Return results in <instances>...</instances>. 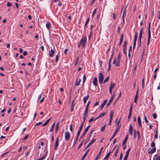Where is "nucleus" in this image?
Returning a JSON list of instances; mask_svg holds the SVG:
<instances>
[{"label": "nucleus", "mask_w": 160, "mask_h": 160, "mask_svg": "<svg viewBox=\"0 0 160 160\" xmlns=\"http://www.w3.org/2000/svg\"><path fill=\"white\" fill-rule=\"evenodd\" d=\"M151 39V33H148V38L147 42V44L148 45Z\"/></svg>", "instance_id": "33"}, {"label": "nucleus", "mask_w": 160, "mask_h": 160, "mask_svg": "<svg viewBox=\"0 0 160 160\" xmlns=\"http://www.w3.org/2000/svg\"><path fill=\"white\" fill-rule=\"evenodd\" d=\"M59 52H58V55H57L56 57L55 58V61L56 62H58V58L59 57Z\"/></svg>", "instance_id": "48"}, {"label": "nucleus", "mask_w": 160, "mask_h": 160, "mask_svg": "<svg viewBox=\"0 0 160 160\" xmlns=\"http://www.w3.org/2000/svg\"><path fill=\"white\" fill-rule=\"evenodd\" d=\"M12 5V4L10 2H8L7 4V6L8 7H9L11 6Z\"/></svg>", "instance_id": "63"}, {"label": "nucleus", "mask_w": 160, "mask_h": 160, "mask_svg": "<svg viewBox=\"0 0 160 160\" xmlns=\"http://www.w3.org/2000/svg\"><path fill=\"white\" fill-rule=\"evenodd\" d=\"M51 118H50L48 119L45 122V123H43V124H42V126L43 127H44V126H46L48 124V123L49 122V121L51 120Z\"/></svg>", "instance_id": "24"}, {"label": "nucleus", "mask_w": 160, "mask_h": 160, "mask_svg": "<svg viewBox=\"0 0 160 160\" xmlns=\"http://www.w3.org/2000/svg\"><path fill=\"white\" fill-rule=\"evenodd\" d=\"M92 31H90V34H89V36L88 37V39L89 40L90 39L91 37V36H92Z\"/></svg>", "instance_id": "52"}, {"label": "nucleus", "mask_w": 160, "mask_h": 160, "mask_svg": "<svg viewBox=\"0 0 160 160\" xmlns=\"http://www.w3.org/2000/svg\"><path fill=\"white\" fill-rule=\"evenodd\" d=\"M118 33L120 34V27L119 26H118Z\"/></svg>", "instance_id": "61"}, {"label": "nucleus", "mask_w": 160, "mask_h": 160, "mask_svg": "<svg viewBox=\"0 0 160 160\" xmlns=\"http://www.w3.org/2000/svg\"><path fill=\"white\" fill-rule=\"evenodd\" d=\"M128 44L127 40H126L124 41V44L123 45V53L125 55L127 56V53H126V49H127V46Z\"/></svg>", "instance_id": "2"}, {"label": "nucleus", "mask_w": 160, "mask_h": 160, "mask_svg": "<svg viewBox=\"0 0 160 160\" xmlns=\"http://www.w3.org/2000/svg\"><path fill=\"white\" fill-rule=\"evenodd\" d=\"M132 114V112H129V113L128 115V121H129L130 120Z\"/></svg>", "instance_id": "43"}, {"label": "nucleus", "mask_w": 160, "mask_h": 160, "mask_svg": "<svg viewBox=\"0 0 160 160\" xmlns=\"http://www.w3.org/2000/svg\"><path fill=\"white\" fill-rule=\"evenodd\" d=\"M86 79V78L85 75H84L83 78V84L85 82Z\"/></svg>", "instance_id": "45"}, {"label": "nucleus", "mask_w": 160, "mask_h": 160, "mask_svg": "<svg viewBox=\"0 0 160 160\" xmlns=\"http://www.w3.org/2000/svg\"><path fill=\"white\" fill-rule=\"evenodd\" d=\"M156 151V148L154 147L152 148L151 150H150L149 152L148 153L149 154L153 153H154Z\"/></svg>", "instance_id": "23"}, {"label": "nucleus", "mask_w": 160, "mask_h": 160, "mask_svg": "<svg viewBox=\"0 0 160 160\" xmlns=\"http://www.w3.org/2000/svg\"><path fill=\"white\" fill-rule=\"evenodd\" d=\"M144 120H145V122L146 123H148V121L147 120V117H146V116L145 115H144Z\"/></svg>", "instance_id": "56"}, {"label": "nucleus", "mask_w": 160, "mask_h": 160, "mask_svg": "<svg viewBox=\"0 0 160 160\" xmlns=\"http://www.w3.org/2000/svg\"><path fill=\"white\" fill-rule=\"evenodd\" d=\"M150 25L151 22H149L148 23V33H151L150 32Z\"/></svg>", "instance_id": "40"}, {"label": "nucleus", "mask_w": 160, "mask_h": 160, "mask_svg": "<svg viewBox=\"0 0 160 160\" xmlns=\"http://www.w3.org/2000/svg\"><path fill=\"white\" fill-rule=\"evenodd\" d=\"M42 124V122H37L35 125V126L39 125Z\"/></svg>", "instance_id": "62"}, {"label": "nucleus", "mask_w": 160, "mask_h": 160, "mask_svg": "<svg viewBox=\"0 0 160 160\" xmlns=\"http://www.w3.org/2000/svg\"><path fill=\"white\" fill-rule=\"evenodd\" d=\"M70 135L69 132L67 131L65 133V138L66 140L68 141L70 139Z\"/></svg>", "instance_id": "4"}, {"label": "nucleus", "mask_w": 160, "mask_h": 160, "mask_svg": "<svg viewBox=\"0 0 160 160\" xmlns=\"http://www.w3.org/2000/svg\"><path fill=\"white\" fill-rule=\"evenodd\" d=\"M90 150V148H89L86 152L84 154V155L82 156V158L81 160H84L85 159V158L87 155L88 152Z\"/></svg>", "instance_id": "16"}, {"label": "nucleus", "mask_w": 160, "mask_h": 160, "mask_svg": "<svg viewBox=\"0 0 160 160\" xmlns=\"http://www.w3.org/2000/svg\"><path fill=\"white\" fill-rule=\"evenodd\" d=\"M119 127H118V128H116L115 132H114V134H113L111 138L110 139V141H111L112 140V139L114 138L116 134V133H117V132L119 131Z\"/></svg>", "instance_id": "9"}, {"label": "nucleus", "mask_w": 160, "mask_h": 160, "mask_svg": "<svg viewBox=\"0 0 160 160\" xmlns=\"http://www.w3.org/2000/svg\"><path fill=\"white\" fill-rule=\"evenodd\" d=\"M113 111H111L110 112V117L109 120L112 121V118L113 115Z\"/></svg>", "instance_id": "27"}, {"label": "nucleus", "mask_w": 160, "mask_h": 160, "mask_svg": "<svg viewBox=\"0 0 160 160\" xmlns=\"http://www.w3.org/2000/svg\"><path fill=\"white\" fill-rule=\"evenodd\" d=\"M118 120V118H117L116 119V126L117 128H118V127H119V129H120V128L121 127V125H119V123L120 122V121L118 120L117 122V121Z\"/></svg>", "instance_id": "20"}, {"label": "nucleus", "mask_w": 160, "mask_h": 160, "mask_svg": "<svg viewBox=\"0 0 160 160\" xmlns=\"http://www.w3.org/2000/svg\"><path fill=\"white\" fill-rule=\"evenodd\" d=\"M129 132L130 135H132L133 134V128L131 124H130V125Z\"/></svg>", "instance_id": "19"}, {"label": "nucleus", "mask_w": 160, "mask_h": 160, "mask_svg": "<svg viewBox=\"0 0 160 160\" xmlns=\"http://www.w3.org/2000/svg\"><path fill=\"white\" fill-rule=\"evenodd\" d=\"M97 8H96L94 10L93 13H92V18L95 15V13H96V12H97Z\"/></svg>", "instance_id": "36"}, {"label": "nucleus", "mask_w": 160, "mask_h": 160, "mask_svg": "<svg viewBox=\"0 0 160 160\" xmlns=\"http://www.w3.org/2000/svg\"><path fill=\"white\" fill-rule=\"evenodd\" d=\"M128 157V156L125 155V156L124 157V158L123 160H127Z\"/></svg>", "instance_id": "64"}, {"label": "nucleus", "mask_w": 160, "mask_h": 160, "mask_svg": "<svg viewBox=\"0 0 160 160\" xmlns=\"http://www.w3.org/2000/svg\"><path fill=\"white\" fill-rule=\"evenodd\" d=\"M48 153V151H46L45 154L42 156L41 158L38 159V160H43L46 157Z\"/></svg>", "instance_id": "14"}, {"label": "nucleus", "mask_w": 160, "mask_h": 160, "mask_svg": "<svg viewBox=\"0 0 160 160\" xmlns=\"http://www.w3.org/2000/svg\"><path fill=\"white\" fill-rule=\"evenodd\" d=\"M112 153V151H110L108 153H107L104 158V160H107L108 159L111 153Z\"/></svg>", "instance_id": "11"}, {"label": "nucleus", "mask_w": 160, "mask_h": 160, "mask_svg": "<svg viewBox=\"0 0 160 160\" xmlns=\"http://www.w3.org/2000/svg\"><path fill=\"white\" fill-rule=\"evenodd\" d=\"M123 153H121L120 154V156L119 157V160H122V159L123 157Z\"/></svg>", "instance_id": "53"}, {"label": "nucleus", "mask_w": 160, "mask_h": 160, "mask_svg": "<svg viewBox=\"0 0 160 160\" xmlns=\"http://www.w3.org/2000/svg\"><path fill=\"white\" fill-rule=\"evenodd\" d=\"M139 88H138L136 92V93L135 97L134 98L138 99V92Z\"/></svg>", "instance_id": "37"}, {"label": "nucleus", "mask_w": 160, "mask_h": 160, "mask_svg": "<svg viewBox=\"0 0 160 160\" xmlns=\"http://www.w3.org/2000/svg\"><path fill=\"white\" fill-rule=\"evenodd\" d=\"M106 124H105L103 127H102V128H101V130H100L101 131V132H103L104 131L105 129V127L106 126Z\"/></svg>", "instance_id": "39"}, {"label": "nucleus", "mask_w": 160, "mask_h": 160, "mask_svg": "<svg viewBox=\"0 0 160 160\" xmlns=\"http://www.w3.org/2000/svg\"><path fill=\"white\" fill-rule=\"evenodd\" d=\"M130 150H131V148H130L127 150V151L126 152V154L125 155L128 156V155H129V152L130 151Z\"/></svg>", "instance_id": "47"}, {"label": "nucleus", "mask_w": 160, "mask_h": 160, "mask_svg": "<svg viewBox=\"0 0 160 160\" xmlns=\"http://www.w3.org/2000/svg\"><path fill=\"white\" fill-rule=\"evenodd\" d=\"M156 156H157V157L156 158V160H160V156H157V154H156L154 155V157H153V159H154V158L156 157Z\"/></svg>", "instance_id": "46"}, {"label": "nucleus", "mask_w": 160, "mask_h": 160, "mask_svg": "<svg viewBox=\"0 0 160 160\" xmlns=\"http://www.w3.org/2000/svg\"><path fill=\"white\" fill-rule=\"evenodd\" d=\"M155 144L154 141H152V142L151 144V147H152L153 148L155 147Z\"/></svg>", "instance_id": "44"}, {"label": "nucleus", "mask_w": 160, "mask_h": 160, "mask_svg": "<svg viewBox=\"0 0 160 160\" xmlns=\"http://www.w3.org/2000/svg\"><path fill=\"white\" fill-rule=\"evenodd\" d=\"M98 79L96 77L94 78L93 81V85L95 86L96 87L98 86Z\"/></svg>", "instance_id": "10"}, {"label": "nucleus", "mask_w": 160, "mask_h": 160, "mask_svg": "<svg viewBox=\"0 0 160 160\" xmlns=\"http://www.w3.org/2000/svg\"><path fill=\"white\" fill-rule=\"evenodd\" d=\"M138 126L139 128H141L142 127V124L141 122V119L139 116H138Z\"/></svg>", "instance_id": "13"}, {"label": "nucleus", "mask_w": 160, "mask_h": 160, "mask_svg": "<svg viewBox=\"0 0 160 160\" xmlns=\"http://www.w3.org/2000/svg\"><path fill=\"white\" fill-rule=\"evenodd\" d=\"M60 122H59L57 124L56 126V131L55 133H56L57 132V131L58 130V129L59 128V124Z\"/></svg>", "instance_id": "30"}, {"label": "nucleus", "mask_w": 160, "mask_h": 160, "mask_svg": "<svg viewBox=\"0 0 160 160\" xmlns=\"http://www.w3.org/2000/svg\"><path fill=\"white\" fill-rule=\"evenodd\" d=\"M155 139H157L158 138V130H157L156 132L155 135L154 136Z\"/></svg>", "instance_id": "50"}, {"label": "nucleus", "mask_w": 160, "mask_h": 160, "mask_svg": "<svg viewBox=\"0 0 160 160\" xmlns=\"http://www.w3.org/2000/svg\"><path fill=\"white\" fill-rule=\"evenodd\" d=\"M143 30V28H142L140 30L139 34V43H140V44H139V47H140L141 45V39H142V33Z\"/></svg>", "instance_id": "6"}, {"label": "nucleus", "mask_w": 160, "mask_h": 160, "mask_svg": "<svg viewBox=\"0 0 160 160\" xmlns=\"http://www.w3.org/2000/svg\"><path fill=\"white\" fill-rule=\"evenodd\" d=\"M104 77L102 73H100L98 76L99 82L100 84H102V82Z\"/></svg>", "instance_id": "3"}, {"label": "nucleus", "mask_w": 160, "mask_h": 160, "mask_svg": "<svg viewBox=\"0 0 160 160\" xmlns=\"http://www.w3.org/2000/svg\"><path fill=\"white\" fill-rule=\"evenodd\" d=\"M115 84L114 83H111L110 85V88L113 89L115 87Z\"/></svg>", "instance_id": "38"}, {"label": "nucleus", "mask_w": 160, "mask_h": 160, "mask_svg": "<svg viewBox=\"0 0 160 160\" xmlns=\"http://www.w3.org/2000/svg\"><path fill=\"white\" fill-rule=\"evenodd\" d=\"M90 96L89 95H87L86 96L84 97L83 98V102L84 104H85L87 100L88 99V98Z\"/></svg>", "instance_id": "18"}, {"label": "nucleus", "mask_w": 160, "mask_h": 160, "mask_svg": "<svg viewBox=\"0 0 160 160\" xmlns=\"http://www.w3.org/2000/svg\"><path fill=\"white\" fill-rule=\"evenodd\" d=\"M109 77H107L104 80L103 83H105L106 82H107L109 80Z\"/></svg>", "instance_id": "42"}, {"label": "nucleus", "mask_w": 160, "mask_h": 160, "mask_svg": "<svg viewBox=\"0 0 160 160\" xmlns=\"http://www.w3.org/2000/svg\"><path fill=\"white\" fill-rule=\"evenodd\" d=\"M91 127V125H89L87 127H86V128L84 132V134H86L87 132H88V129H89V128Z\"/></svg>", "instance_id": "28"}, {"label": "nucleus", "mask_w": 160, "mask_h": 160, "mask_svg": "<svg viewBox=\"0 0 160 160\" xmlns=\"http://www.w3.org/2000/svg\"><path fill=\"white\" fill-rule=\"evenodd\" d=\"M51 26V24L49 22H48L46 23V26L48 30H50Z\"/></svg>", "instance_id": "25"}, {"label": "nucleus", "mask_w": 160, "mask_h": 160, "mask_svg": "<svg viewBox=\"0 0 160 160\" xmlns=\"http://www.w3.org/2000/svg\"><path fill=\"white\" fill-rule=\"evenodd\" d=\"M142 88H144V78L142 79Z\"/></svg>", "instance_id": "41"}, {"label": "nucleus", "mask_w": 160, "mask_h": 160, "mask_svg": "<svg viewBox=\"0 0 160 160\" xmlns=\"http://www.w3.org/2000/svg\"><path fill=\"white\" fill-rule=\"evenodd\" d=\"M128 139V135H127L126 136V137L125 138L124 140L122 142V146H124V145L126 144V142L127 141Z\"/></svg>", "instance_id": "26"}, {"label": "nucleus", "mask_w": 160, "mask_h": 160, "mask_svg": "<svg viewBox=\"0 0 160 160\" xmlns=\"http://www.w3.org/2000/svg\"><path fill=\"white\" fill-rule=\"evenodd\" d=\"M106 114V112H104L101 114H100L99 116H98V118H102Z\"/></svg>", "instance_id": "32"}, {"label": "nucleus", "mask_w": 160, "mask_h": 160, "mask_svg": "<svg viewBox=\"0 0 160 160\" xmlns=\"http://www.w3.org/2000/svg\"><path fill=\"white\" fill-rule=\"evenodd\" d=\"M89 20H90V18H88L87 20V21L86 22V23H85L86 25H87L88 23Z\"/></svg>", "instance_id": "58"}, {"label": "nucleus", "mask_w": 160, "mask_h": 160, "mask_svg": "<svg viewBox=\"0 0 160 160\" xmlns=\"http://www.w3.org/2000/svg\"><path fill=\"white\" fill-rule=\"evenodd\" d=\"M80 133H81V132H80L79 131L78 132V133H77V136H76V138H77V139L78 138L80 135Z\"/></svg>", "instance_id": "59"}, {"label": "nucleus", "mask_w": 160, "mask_h": 160, "mask_svg": "<svg viewBox=\"0 0 160 160\" xmlns=\"http://www.w3.org/2000/svg\"><path fill=\"white\" fill-rule=\"evenodd\" d=\"M152 116L154 119H155L157 118V115L155 113H153L152 114Z\"/></svg>", "instance_id": "54"}, {"label": "nucleus", "mask_w": 160, "mask_h": 160, "mask_svg": "<svg viewBox=\"0 0 160 160\" xmlns=\"http://www.w3.org/2000/svg\"><path fill=\"white\" fill-rule=\"evenodd\" d=\"M88 111L85 110V111L84 112V116H83V119L84 121H85L86 119L87 118V117H88Z\"/></svg>", "instance_id": "7"}, {"label": "nucleus", "mask_w": 160, "mask_h": 160, "mask_svg": "<svg viewBox=\"0 0 160 160\" xmlns=\"http://www.w3.org/2000/svg\"><path fill=\"white\" fill-rule=\"evenodd\" d=\"M96 139H93L92 140L89 144L87 145V147L85 148V150L88 147H89L94 142L96 141Z\"/></svg>", "instance_id": "17"}, {"label": "nucleus", "mask_w": 160, "mask_h": 160, "mask_svg": "<svg viewBox=\"0 0 160 160\" xmlns=\"http://www.w3.org/2000/svg\"><path fill=\"white\" fill-rule=\"evenodd\" d=\"M90 101H88V103L87 105V106H86V107L85 108V110H88V107H89V106L90 103Z\"/></svg>", "instance_id": "34"}, {"label": "nucleus", "mask_w": 160, "mask_h": 160, "mask_svg": "<svg viewBox=\"0 0 160 160\" xmlns=\"http://www.w3.org/2000/svg\"><path fill=\"white\" fill-rule=\"evenodd\" d=\"M82 144H83V141H82L81 142V143L79 144V145L78 146V149H79V148H80L81 147V146L82 145Z\"/></svg>", "instance_id": "60"}, {"label": "nucleus", "mask_w": 160, "mask_h": 160, "mask_svg": "<svg viewBox=\"0 0 160 160\" xmlns=\"http://www.w3.org/2000/svg\"><path fill=\"white\" fill-rule=\"evenodd\" d=\"M55 53V52L54 50L51 49L49 52V56L51 57H52Z\"/></svg>", "instance_id": "15"}, {"label": "nucleus", "mask_w": 160, "mask_h": 160, "mask_svg": "<svg viewBox=\"0 0 160 160\" xmlns=\"http://www.w3.org/2000/svg\"><path fill=\"white\" fill-rule=\"evenodd\" d=\"M138 32H137L135 34V37H134V42H136V41L137 40V38H138Z\"/></svg>", "instance_id": "31"}, {"label": "nucleus", "mask_w": 160, "mask_h": 160, "mask_svg": "<svg viewBox=\"0 0 160 160\" xmlns=\"http://www.w3.org/2000/svg\"><path fill=\"white\" fill-rule=\"evenodd\" d=\"M137 135H138V140H140L141 138V137L140 135V133L139 131H137Z\"/></svg>", "instance_id": "35"}, {"label": "nucleus", "mask_w": 160, "mask_h": 160, "mask_svg": "<svg viewBox=\"0 0 160 160\" xmlns=\"http://www.w3.org/2000/svg\"><path fill=\"white\" fill-rule=\"evenodd\" d=\"M133 106V103H132L129 109V112H132V108Z\"/></svg>", "instance_id": "51"}, {"label": "nucleus", "mask_w": 160, "mask_h": 160, "mask_svg": "<svg viewBox=\"0 0 160 160\" xmlns=\"http://www.w3.org/2000/svg\"><path fill=\"white\" fill-rule=\"evenodd\" d=\"M105 105H104V104L102 103L101 106L99 107L100 109L101 110H102L103 108V107Z\"/></svg>", "instance_id": "57"}, {"label": "nucleus", "mask_w": 160, "mask_h": 160, "mask_svg": "<svg viewBox=\"0 0 160 160\" xmlns=\"http://www.w3.org/2000/svg\"><path fill=\"white\" fill-rule=\"evenodd\" d=\"M78 59H79L78 57H77L76 58V59H75V60L74 65L75 66H76L77 65L78 63Z\"/></svg>", "instance_id": "29"}, {"label": "nucleus", "mask_w": 160, "mask_h": 160, "mask_svg": "<svg viewBox=\"0 0 160 160\" xmlns=\"http://www.w3.org/2000/svg\"><path fill=\"white\" fill-rule=\"evenodd\" d=\"M70 131L71 132H72L73 131V128H72V124H71L70 125Z\"/></svg>", "instance_id": "55"}, {"label": "nucleus", "mask_w": 160, "mask_h": 160, "mask_svg": "<svg viewBox=\"0 0 160 160\" xmlns=\"http://www.w3.org/2000/svg\"><path fill=\"white\" fill-rule=\"evenodd\" d=\"M59 137H58L56 140L54 146L55 150H57L59 146Z\"/></svg>", "instance_id": "5"}, {"label": "nucleus", "mask_w": 160, "mask_h": 160, "mask_svg": "<svg viewBox=\"0 0 160 160\" xmlns=\"http://www.w3.org/2000/svg\"><path fill=\"white\" fill-rule=\"evenodd\" d=\"M121 61L120 59H117L115 66L116 67H119L120 66V62Z\"/></svg>", "instance_id": "22"}, {"label": "nucleus", "mask_w": 160, "mask_h": 160, "mask_svg": "<svg viewBox=\"0 0 160 160\" xmlns=\"http://www.w3.org/2000/svg\"><path fill=\"white\" fill-rule=\"evenodd\" d=\"M29 136V135L28 134H27V135H26L24 138L23 139V141H24L27 140Z\"/></svg>", "instance_id": "49"}, {"label": "nucleus", "mask_w": 160, "mask_h": 160, "mask_svg": "<svg viewBox=\"0 0 160 160\" xmlns=\"http://www.w3.org/2000/svg\"><path fill=\"white\" fill-rule=\"evenodd\" d=\"M123 40V34H122L121 35L120 38V40L119 41V42L118 44V46H120L121 44L122 43V41Z\"/></svg>", "instance_id": "12"}, {"label": "nucleus", "mask_w": 160, "mask_h": 160, "mask_svg": "<svg viewBox=\"0 0 160 160\" xmlns=\"http://www.w3.org/2000/svg\"><path fill=\"white\" fill-rule=\"evenodd\" d=\"M114 94L113 95H112L111 98L109 100L107 104V105H106L107 107H108L110 105L111 103V102H112V101L113 100V98H114Z\"/></svg>", "instance_id": "8"}, {"label": "nucleus", "mask_w": 160, "mask_h": 160, "mask_svg": "<svg viewBox=\"0 0 160 160\" xmlns=\"http://www.w3.org/2000/svg\"><path fill=\"white\" fill-rule=\"evenodd\" d=\"M87 41L86 35H83L82 39L78 43V48H79L81 46L82 48H84L86 45Z\"/></svg>", "instance_id": "1"}, {"label": "nucleus", "mask_w": 160, "mask_h": 160, "mask_svg": "<svg viewBox=\"0 0 160 160\" xmlns=\"http://www.w3.org/2000/svg\"><path fill=\"white\" fill-rule=\"evenodd\" d=\"M81 80L80 79H79L78 80V79L76 80L75 85L77 86H78L79 85L80 83L81 82Z\"/></svg>", "instance_id": "21"}]
</instances>
